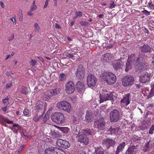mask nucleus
<instances>
[{"label": "nucleus", "instance_id": "f257e3e1", "mask_svg": "<svg viewBox=\"0 0 154 154\" xmlns=\"http://www.w3.org/2000/svg\"><path fill=\"white\" fill-rule=\"evenodd\" d=\"M148 68V66L145 64H140L138 66L136 71L138 73H140L141 75L139 76L140 81L142 83H145L149 81L150 79L151 74L146 72Z\"/></svg>", "mask_w": 154, "mask_h": 154}, {"label": "nucleus", "instance_id": "f03ea898", "mask_svg": "<svg viewBox=\"0 0 154 154\" xmlns=\"http://www.w3.org/2000/svg\"><path fill=\"white\" fill-rule=\"evenodd\" d=\"M100 79L105 81L108 84L111 85L114 84L116 80V75L112 73L106 71H103L100 76Z\"/></svg>", "mask_w": 154, "mask_h": 154}, {"label": "nucleus", "instance_id": "7ed1b4c3", "mask_svg": "<svg viewBox=\"0 0 154 154\" xmlns=\"http://www.w3.org/2000/svg\"><path fill=\"white\" fill-rule=\"evenodd\" d=\"M91 131L90 129H84L80 131L77 136L79 142L85 145L88 144L89 139L87 136L91 134Z\"/></svg>", "mask_w": 154, "mask_h": 154}, {"label": "nucleus", "instance_id": "20e7f679", "mask_svg": "<svg viewBox=\"0 0 154 154\" xmlns=\"http://www.w3.org/2000/svg\"><path fill=\"white\" fill-rule=\"evenodd\" d=\"M140 61V58H137L134 56V54H131L128 57L125 71L127 72L130 70L131 69V65L133 64H134L135 66H137L139 63Z\"/></svg>", "mask_w": 154, "mask_h": 154}, {"label": "nucleus", "instance_id": "39448f33", "mask_svg": "<svg viewBox=\"0 0 154 154\" xmlns=\"http://www.w3.org/2000/svg\"><path fill=\"white\" fill-rule=\"evenodd\" d=\"M113 95L111 92L106 91L105 89H103L100 92V103H102L104 101L111 100L113 99Z\"/></svg>", "mask_w": 154, "mask_h": 154}, {"label": "nucleus", "instance_id": "423d86ee", "mask_svg": "<svg viewBox=\"0 0 154 154\" xmlns=\"http://www.w3.org/2000/svg\"><path fill=\"white\" fill-rule=\"evenodd\" d=\"M51 119L53 122L60 125L64 123L66 119L64 114L60 112H55L52 115Z\"/></svg>", "mask_w": 154, "mask_h": 154}, {"label": "nucleus", "instance_id": "0eeeda50", "mask_svg": "<svg viewBox=\"0 0 154 154\" xmlns=\"http://www.w3.org/2000/svg\"><path fill=\"white\" fill-rule=\"evenodd\" d=\"M106 124L103 117L97 118L94 120V127L98 130H103L105 129Z\"/></svg>", "mask_w": 154, "mask_h": 154}, {"label": "nucleus", "instance_id": "6e6552de", "mask_svg": "<svg viewBox=\"0 0 154 154\" xmlns=\"http://www.w3.org/2000/svg\"><path fill=\"white\" fill-rule=\"evenodd\" d=\"M57 107L59 109L63 110L67 112H71V106L70 104L66 101H62L57 103Z\"/></svg>", "mask_w": 154, "mask_h": 154}, {"label": "nucleus", "instance_id": "1a4fd4ad", "mask_svg": "<svg viewBox=\"0 0 154 154\" xmlns=\"http://www.w3.org/2000/svg\"><path fill=\"white\" fill-rule=\"evenodd\" d=\"M125 62L124 58H121L119 59L114 60L112 62V65L114 68L117 70L123 68Z\"/></svg>", "mask_w": 154, "mask_h": 154}, {"label": "nucleus", "instance_id": "9d476101", "mask_svg": "<svg viewBox=\"0 0 154 154\" xmlns=\"http://www.w3.org/2000/svg\"><path fill=\"white\" fill-rule=\"evenodd\" d=\"M97 81V78L93 75L90 74L87 79V83L88 86L91 88L94 87L96 85Z\"/></svg>", "mask_w": 154, "mask_h": 154}, {"label": "nucleus", "instance_id": "9b49d317", "mask_svg": "<svg viewBox=\"0 0 154 154\" xmlns=\"http://www.w3.org/2000/svg\"><path fill=\"white\" fill-rule=\"evenodd\" d=\"M134 82V77L131 75H127L122 79V84L124 86H127L132 85Z\"/></svg>", "mask_w": 154, "mask_h": 154}, {"label": "nucleus", "instance_id": "f8f14e48", "mask_svg": "<svg viewBox=\"0 0 154 154\" xmlns=\"http://www.w3.org/2000/svg\"><path fill=\"white\" fill-rule=\"evenodd\" d=\"M65 90L68 94L72 93L75 90V85L71 81L68 82L65 86Z\"/></svg>", "mask_w": 154, "mask_h": 154}, {"label": "nucleus", "instance_id": "ddd939ff", "mask_svg": "<svg viewBox=\"0 0 154 154\" xmlns=\"http://www.w3.org/2000/svg\"><path fill=\"white\" fill-rule=\"evenodd\" d=\"M120 113L117 109L112 111L110 113V118L111 122L118 121L119 119Z\"/></svg>", "mask_w": 154, "mask_h": 154}, {"label": "nucleus", "instance_id": "4468645a", "mask_svg": "<svg viewBox=\"0 0 154 154\" xmlns=\"http://www.w3.org/2000/svg\"><path fill=\"white\" fill-rule=\"evenodd\" d=\"M115 141L112 139L107 138L103 140V145L104 147L109 149L111 146H113L115 144Z\"/></svg>", "mask_w": 154, "mask_h": 154}, {"label": "nucleus", "instance_id": "2eb2a0df", "mask_svg": "<svg viewBox=\"0 0 154 154\" xmlns=\"http://www.w3.org/2000/svg\"><path fill=\"white\" fill-rule=\"evenodd\" d=\"M57 145L59 147H61L67 149L69 148L70 145L69 142L61 139H59L57 141Z\"/></svg>", "mask_w": 154, "mask_h": 154}, {"label": "nucleus", "instance_id": "dca6fc26", "mask_svg": "<svg viewBox=\"0 0 154 154\" xmlns=\"http://www.w3.org/2000/svg\"><path fill=\"white\" fill-rule=\"evenodd\" d=\"M76 75L79 79H82L85 77L84 69L82 65H80L77 68Z\"/></svg>", "mask_w": 154, "mask_h": 154}, {"label": "nucleus", "instance_id": "f3484780", "mask_svg": "<svg viewBox=\"0 0 154 154\" xmlns=\"http://www.w3.org/2000/svg\"><path fill=\"white\" fill-rule=\"evenodd\" d=\"M60 151V149L57 147H51L46 149L45 154H57Z\"/></svg>", "mask_w": 154, "mask_h": 154}, {"label": "nucleus", "instance_id": "a211bd4d", "mask_svg": "<svg viewBox=\"0 0 154 154\" xmlns=\"http://www.w3.org/2000/svg\"><path fill=\"white\" fill-rule=\"evenodd\" d=\"M137 146L131 145L129 147L125 153L126 154H134L137 151Z\"/></svg>", "mask_w": 154, "mask_h": 154}, {"label": "nucleus", "instance_id": "6ab92c4d", "mask_svg": "<svg viewBox=\"0 0 154 154\" xmlns=\"http://www.w3.org/2000/svg\"><path fill=\"white\" fill-rule=\"evenodd\" d=\"M130 96V94L128 93L125 95L123 98L120 101L122 104H123L125 106H127L130 103L129 97Z\"/></svg>", "mask_w": 154, "mask_h": 154}, {"label": "nucleus", "instance_id": "aec40b11", "mask_svg": "<svg viewBox=\"0 0 154 154\" xmlns=\"http://www.w3.org/2000/svg\"><path fill=\"white\" fill-rule=\"evenodd\" d=\"M112 58V56L110 54L106 53L103 54L101 57L102 60L105 62H108Z\"/></svg>", "mask_w": 154, "mask_h": 154}, {"label": "nucleus", "instance_id": "412c9836", "mask_svg": "<svg viewBox=\"0 0 154 154\" xmlns=\"http://www.w3.org/2000/svg\"><path fill=\"white\" fill-rule=\"evenodd\" d=\"M152 143H153L152 141L149 140L145 144L143 147V150L144 152L149 151L152 148Z\"/></svg>", "mask_w": 154, "mask_h": 154}, {"label": "nucleus", "instance_id": "4be33fe9", "mask_svg": "<svg viewBox=\"0 0 154 154\" xmlns=\"http://www.w3.org/2000/svg\"><path fill=\"white\" fill-rule=\"evenodd\" d=\"M76 86L78 91L81 93L85 91V86L83 83L80 82H78L76 83Z\"/></svg>", "mask_w": 154, "mask_h": 154}, {"label": "nucleus", "instance_id": "5701e85b", "mask_svg": "<svg viewBox=\"0 0 154 154\" xmlns=\"http://www.w3.org/2000/svg\"><path fill=\"white\" fill-rule=\"evenodd\" d=\"M60 89L59 88H56L54 89H51L47 91V94L52 96L56 95L59 92Z\"/></svg>", "mask_w": 154, "mask_h": 154}, {"label": "nucleus", "instance_id": "b1692460", "mask_svg": "<svg viewBox=\"0 0 154 154\" xmlns=\"http://www.w3.org/2000/svg\"><path fill=\"white\" fill-rule=\"evenodd\" d=\"M141 51L144 52H149L151 51V48L147 45H144L140 47Z\"/></svg>", "mask_w": 154, "mask_h": 154}, {"label": "nucleus", "instance_id": "393cba45", "mask_svg": "<svg viewBox=\"0 0 154 154\" xmlns=\"http://www.w3.org/2000/svg\"><path fill=\"white\" fill-rule=\"evenodd\" d=\"M125 145V142H122L120 143L117 147L116 154H118L121 151H123Z\"/></svg>", "mask_w": 154, "mask_h": 154}, {"label": "nucleus", "instance_id": "a878e982", "mask_svg": "<svg viewBox=\"0 0 154 154\" xmlns=\"http://www.w3.org/2000/svg\"><path fill=\"white\" fill-rule=\"evenodd\" d=\"M44 105L43 103L41 101H38L35 107V110L36 112H38L42 110Z\"/></svg>", "mask_w": 154, "mask_h": 154}, {"label": "nucleus", "instance_id": "bb28decb", "mask_svg": "<svg viewBox=\"0 0 154 154\" xmlns=\"http://www.w3.org/2000/svg\"><path fill=\"white\" fill-rule=\"evenodd\" d=\"M95 152L94 154H104V149L101 147H97L95 149Z\"/></svg>", "mask_w": 154, "mask_h": 154}, {"label": "nucleus", "instance_id": "cd10ccee", "mask_svg": "<svg viewBox=\"0 0 154 154\" xmlns=\"http://www.w3.org/2000/svg\"><path fill=\"white\" fill-rule=\"evenodd\" d=\"M1 119H2L5 122L8 124H11L13 122L12 121L10 120L7 118L5 117L4 116L0 115V120Z\"/></svg>", "mask_w": 154, "mask_h": 154}, {"label": "nucleus", "instance_id": "c85d7f7f", "mask_svg": "<svg viewBox=\"0 0 154 154\" xmlns=\"http://www.w3.org/2000/svg\"><path fill=\"white\" fill-rule=\"evenodd\" d=\"M109 130L111 132L112 134L114 133V134L117 135L118 134V132L120 131V128H111Z\"/></svg>", "mask_w": 154, "mask_h": 154}, {"label": "nucleus", "instance_id": "c756f323", "mask_svg": "<svg viewBox=\"0 0 154 154\" xmlns=\"http://www.w3.org/2000/svg\"><path fill=\"white\" fill-rule=\"evenodd\" d=\"M34 28L35 31L36 32H39L41 30L38 24L37 23H35L34 24Z\"/></svg>", "mask_w": 154, "mask_h": 154}, {"label": "nucleus", "instance_id": "7c9ffc66", "mask_svg": "<svg viewBox=\"0 0 154 154\" xmlns=\"http://www.w3.org/2000/svg\"><path fill=\"white\" fill-rule=\"evenodd\" d=\"M86 120L88 121H91L92 119L91 114V112L87 111L85 116Z\"/></svg>", "mask_w": 154, "mask_h": 154}, {"label": "nucleus", "instance_id": "2f4dec72", "mask_svg": "<svg viewBox=\"0 0 154 154\" xmlns=\"http://www.w3.org/2000/svg\"><path fill=\"white\" fill-rule=\"evenodd\" d=\"M40 118V116H38V114L36 112H35L34 114L33 120L35 122H37Z\"/></svg>", "mask_w": 154, "mask_h": 154}, {"label": "nucleus", "instance_id": "473e14b6", "mask_svg": "<svg viewBox=\"0 0 154 154\" xmlns=\"http://www.w3.org/2000/svg\"><path fill=\"white\" fill-rule=\"evenodd\" d=\"M23 113L25 116H29L31 115L30 111L28 109H25L23 111Z\"/></svg>", "mask_w": 154, "mask_h": 154}, {"label": "nucleus", "instance_id": "72a5a7b5", "mask_svg": "<svg viewBox=\"0 0 154 154\" xmlns=\"http://www.w3.org/2000/svg\"><path fill=\"white\" fill-rule=\"evenodd\" d=\"M59 80L61 81H63L66 79V75L64 73L60 74L59 76Z\"/></svg>", "mask_w": 154, "mask_h": 154}, {"label": "nucleus", "instance_id": "f704fd0d", "mask_svg": "<svg viewBox=\"0 0 154 154\" xmlns=\"http://www.w3.org/2000/svg\"><path fill=\"white\" fill-rule=\"evenodd\" d=\"M51 99V96L48 94H45L43 97V99L45 101H48Z\"/></svg>", "mask_w": 154, "mask_h": 154}, {"label": "nucleus", "instance_id": "c9c22d12", "mask_svg": "<svg viewBox=\"0 0 154 154\" xmlns=\"http://www.w3.org/2000/svg\"><path fill=\"white\" fill-rule=\"evenodd\" d=\"M147 128L145 125L143 124L139 127V130H144Z\"/></svg>", "mask_w": 154, "mask_h": 154}, {"label": "nucleus", "instance_id": "e433bc0d", "mask_svg": "<svg viewBox=\"0 0 154 154\" xmlns=\"http://www.w3.org/2000/svg\"><path fill=\"white\" fill-rule=\"evenodd\" d=\"M148 8L151 10H154V5L152 4L151 1L148 3Z\"/></svg>", "mask_w": 154, "mask_h": 154}, {"label": "nucleus", "instance_id": "4c0bfd02", "mask_svg": "<svg viewBox=\"0 0 154 154\" xmlns=\"http://www.w3.org/2000/svg\"><path fill=\"white\" fill-rule=\"evenodd\" d=\"M151 90L150 92V94L151 95H154V83H152L151 84Z\"/></svg>", "mask_w": 154, "mask_h": 154}, {"label": "nucleus", "instance_id": "58836bf2", "mask_svg": "<svg viewBox=\"0 0 154 154\" xmlns=\"http://www.w3.org/2000/svg\"><path fill=\"white\" fill-rule=\"evenodd\" d=\"M154 131V125H153L149 129V134H152Z\"/></svg>", "mask_w": 154, "mask_h": 154}, {"label": "nucleus", "instance_id": "ea45409f", "mask_svg": "<svg viewBox=\"0 0 154 154\" xmlns=\"http://www.w3.org/2000/svg\"><path fill=\"white\" fill-rule=\"evenodd\" d=\"M80 24L82 26H88L89 25V23L87 22L81 21L80 22Z\"/></svg>", "mask_w": 154, "mask_h": 154}, {"label": "nucleus", "instance_id": "a19ab883", "mask_svg": "<svg viewBox=\"0 0 154 154\" xmlns=\"http://www.w3.org/2000/svg\"><path fill=\"white\" fill-rule=\"evenodd\" d=\"M109 5L110 6L109 8L110 9H112L113 8H115L116 6V5L114 4V2L113 1H110Z\"/></svg>", "mask_w": 154, "mask_h": 154}, {"label": "nucleus", "instance_id": "79ce46f5", "mask_svg": "<svg viewBox=\"0 0 154 154\" xmlns=\"http://www.w3.org/2000/svg\"><path fill=\"white\" fill-rule=\"evenodd\" d=\"M37 62V61L34 59H31V61L29 62L30 65L32 66H35Z\"/></svg>", "mask_w": 154, "mask_h": 154}, {"label": "nucleus", "instance_id": "37998d69", "mask_svg": "<svg viewBox=\"0 0 154 154\" xmlns=\"http://www.w3.org/2000/svg\"><path fill=\"white\" fill-rule=\"evenodd\" d=\"M142 12L146 16L149 15L150 14V12L146 10L142 11Z\"/></svg>", "mask_w": 154, "mask_h": 154}, {"label": "nucleus", "instance_id": "c03bdc74", "mask_svg": "<svg viewBox=\"0 0 154 154\" xmlns=\"http://www.w3.org/2000/svg\"><path fill=\"white\" fill-rule=\"evenodd\" d=\"M139 139H140L139 137L136 135H134L132 138V140L134 142L137 141Z\"/></svg>", "mask_w": 154, "mask_h": 154}, {"label": "nucleus", "instance_id": "a18cd8bd", "mask_svg": "<svg viewBox=\"0 0 154 154\" xmlns=\"http://www.w3.org/2000/svg\"><path fill=\"white\" fill-rule=\"evenodd\" d=\"M75 14L76 16V17H81L82 15V13L80 11H76L75 12Z\"/></svg>", "mask_w": 154, "mask_h": 154}, {"label": "nucleus", "instance_id": "49530a36", "mask_svg": "<svg viewBox=\"0 0 154 154\" xmlns=\"http://www.w3.org/2000/svg\"><path fill=\"white\" fill-rule=\"evenodd\" d=\"M37 8V6L36 5H32L30 9L31 10L34 11Z\"/></svg>", "mask_w": 154, "mask_h": 154}, {"label": "nucleus", "instance_id": "de8ad7c7", "mask_svg": "<svg viewBox=\"0 0 154 154\" xmlns=\"http://www.w3.org/2000/svg\"><path fill=\"white\" fill-rule=\"evenodd\" d=\"M14 38V34H11V36L9 37L8 38V40L9 41H11Z\"/></svg>", "mask_w": 154, "mask_h": 154}, {"label": "nucleus", "instance_id": "09e8293b", "mask_svg": "<svg viewBox=\"0 0 154 154\" xmlns=\"http://www.w3.org/2000/svg\"><path fill=\"white\" fill-rule=\"evenodd\" d=\"M12 84L11 82H10L6 85L5 88L6 89H9L12 86Z\"/></svg>", "mask_w": 154, "mask_h": 154}, {"label": "nucleus", "instance_id": "8fccbe9b", "mask_svg": "<svg viewBox=\"0 0 154 154\" xmlns=\"http://www.w3.org/2000/svg\"><path fill=\"white\" fill-rule=\"evenodd\" d=\"M8 98H6L3 99L2 100V101L3 103L5 104H7L8 103Z\"/></svg>", "mask_w": 154, "mask_h": 154}, {"label": "nucleus", "instance_id": "3c124183", "mask_svg": "<svg viewBox=\"0 0 154 154\" xmlns=\"http://www.w3.org/2000/svg\"><path fill=\"white\" fill-rule=\"evenodd\" d=\"M25 145H21L20 148L18 149L17 151L18 153L20 152L22 149L24 147Z\"/></svg>", "mask_w": 154, "mask_h": 154}, {"label": "nucleus", "instance_id": "603ef678", "mask_svg": "<svg viewBox=\"0 0 154 154\" xmlns=\"http://www.w3.org/2000/svg\"><path fill=\"white\" fill-rule=\"evenodd\" d=\"M12 22L13 23V24L14 25H16V20L15 18L12 17L10 19Z\"/></svg>", "mask_w": 154, "mask_h": 154}, {"label": "nucleus", "instance_id": "864d4df0", "mask_svg": "<svg viewBox=\"0 0 154 154\" xmlns=\"http://www.w3.org/2000/svg\"><path fill=\"white\" fill-rule=\"evenodd\" d=\"M7 108H8L7 105L5 107L2 108L1 109L2 110H3L4 111V113H6V112L7 110Z\"/></svg>", "mask_w": 154, "mask_h": 154}, {"label": "nucleus", "instance_id": "5fc2aeb1", "mask_svg": "<svg viewBox=\"0 0 154 154\" xmlns=\"http://www.w3.org/2000/svg\"><path fill=\"white\" fill-rule=\"evenodd\" d=\"M20 92L24 94H28V92L26 90H20Z\"/></svg>", "mask_w": 154, "mask_h": 154}, {"label": "nucleus", "instance_id": "6e6d98bb", "mask_svg": "<svg viewBox=\"0 0 154 154\" xmlns=\"http://www.w3.org/2000/svg\"><path fill=\"white\" fill-rule=\"evenodd\" d=\"M13 127L17 128L16 129H17V130L19 129L20 128V126L18 124H15L13 125Z\"/></svg>", "mask_w": 154, "mask_h": 154}, {"label": "nucleus", "instance_id": "4d7b16f0", "mask_svg": "<svg viewBox=\"0 0 154 154\" xmlns=\"http://www.w3.org/2000/svg\"><path fill=\"white\" fill-rule=\"evenodd\" d=\"M48 2L49 1L46 0L45 2V4L44 6V8H47Z\"/></svg>", "mask_w": 154, "mask_h": 154}, {"label": "nucleus", "instance_id": "13d9d810", "mask_svg": "<svg viewBox=\"0 0 154 154\" xmlns=\"http://www.w3.org/2000/svg\"><path fill=\"white\" fill-rule=\"evenodd\" d=\"M33 11L30 9V11L27 13L28 15L29 16H32L33 15V13H32V11Z\"/></svg>", "mask_w": 154, "mask_h": 154}, {"label": "nucleus", "instance_id": "bf43d9fd", "mask_svg": "<svg viewBox=\"0 0 154 154\" xmlns=\"http://www.w3.org/2000/svg\"><path fill=\"white\" fill-rule=\"evenodd\" d=\"M66 57L69 58H72L73 57V55L71 54H67L66 55Z\"/></svg>", "mask_w": 154, "mask_h": 154}, {"label": "nucleus", "instance_id": "052dcab7", "mask_svg": "<svg viewBox=\"0 0 154 154\" xmlns=\"http://www.w3.org/2000/svg\"><path fill=\"white\" fill-rule=\"evenodd\" d=\"M0 5H1V6L3 8H5V6L4 5V4L2 2V1H1L0 2Z\"/></svg>", "mask_w": 154, "mask_h": 154}, {"label": "nucleus", "instance_id": "680f3d73", "mask_svg": "<svg viewBox=\"0 0 154 154\" xmlns=\"http://www.w3.org/2000/svg\"><path fill=\"white\" fill-rule=\"evenodd\" d=\"M144 32L145 33H147V34H148V29L145 27H144Z\"/></svg>", "mask_w": 154, "mask_h": 154}, {"label": "nucleus", "instance_id": "e2e57ef3", "mask_svg": "<svg viewBox=\"0 0 154 154\" xmlns=\"http://www.w3.org/2000/svg\"><path fill=\"white\" fill-rule=\"evenodd\" d=\"M55 26L56 28H57L60 29V25L59 24H57V23L56 24Z\"/></svg>", "mask_w": 154, "mask_h": 154}, {"label": "nucleus", "instance_id": "0e129e2a", "mask_svg": "<svg viewBox=\"0 0 154 154\" xmlns=\"http://www.w3.org/2000/svg\"><path fill=\"white\" fill-rule=\"evenodd\" d=\"M51 134L52 135V137H56V134L54 132H51Z\"/></svg>", "mask_w": 154, "mask_h": 154}, {"label": "nucleus", "instance_id": "69168bd1", "mask_svg": "<svg viewBox=\"0 0 154 154\" xmlns=\"http://www.w3.org/2000/svg\"><path fill=\"white\" fill-rule=\"evenodd\" d=\"M57 128L60 129L61 131H63L64 129V128L63 127H61L59 126H57Z\"/></svg>", "mask_w": 154, "mask_h": 154}, {"label": "nucleus", "instance_id": "338daca9", "mask_svg": "<svg viewBox=\"0 0 154 154\" xmlns=\"http://www.w3.org/2000/svg\"><path fill=\"white\" fill-rule=\"evenodd\" d=\"M38 58L41 61L43 62V58L41 57H38Z\"/></svg>", "mask_w": 154, "mask_h": 154}, {"label": "nucleus", "instance_id": "774afa93", "mask_svg": "<svg viewBox=\"0 0 154 154\" xmlns=\"http://www.w3.org/2000/svg\"><path fill=\"white\" fill-rule=\"evenodd\" d=\"M75 23V21H72L70 24V25L71 26H72Z\"/></svg>", "mask_w": 154, "mask_h": 154}]
</instances>
